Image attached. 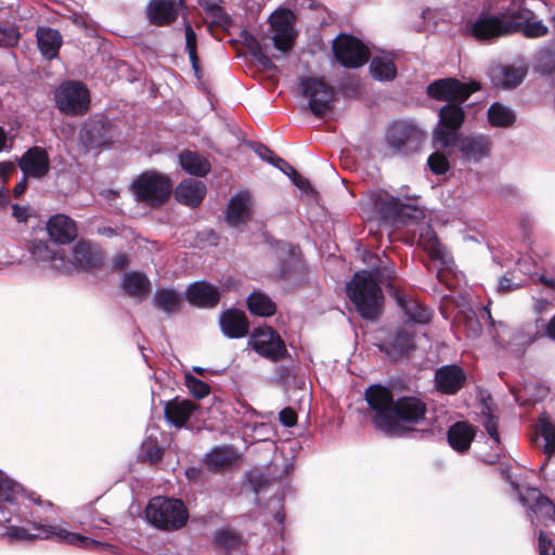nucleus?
Instances as JSON below:
<instances>
[{
    "label": "nucleus",
    "mask_w": 555,
    "mask_h": 555,
    "mask_svg": "<svg viewBox=\"0 0 555 555\" xmlns=\"http://www.w3.org/2000/svg\"><path fill=\"white\" fill-rule=\"evenodd\" d=\"M127 262H128L127 256L121 254V255H118L117 257H115V259L113 261V266L116 269H121L127 264Z\"/></svg>",
    "instance_id": "62"
},
{
    "label": "nucleus",
    "mask_w": 555,
    "mask_h": 555,
    "mask_svg": "<svg viewBox=\"0 0 555 555\" xmlns=\"http://www.w3.org/2000/svg\"><path fill=\"white\" fill-rule=\"evenodd\" d=\"M289 178L293 181V183L302 192L313 193V190L308 179L298 173L297 170H295V175H291Z\"/></svg>",
    "instance_id": "54"
},
{
    "label": "nucleus",
    "mask_w": 555,
    "mask_h": 555,
    "mask_svg": "<svg viewBox=\"0 0 555 555\" xmlns=\"http://www.w3.org/2000/svg\"><path fill=\"white\" fill-rule=\"evenodd\" d=\"M533 443L550 459L555 453V425L545 418H540Z\"/></svg>",
    "instance_id": "35"
},
{
    "label": "nucleus",
    "mask_w": 555,
    "mask_h": 555,
    "mask_svg": "<svg viewBox=\"0 0 555 555\" xmlns=\"http://www.w3.org/2000/svg\"><path fill=\"white\" fill-rule=\"evenodd\" d=\"M426 138L425 131L410 120L393 121L386 134L387 145L398 154L417 153Z\"/></svg>",
    "instance_id": "7"
},
{
    "label": "nucleus",
    "mask_w": 555,
    "mask_h": 555,
    "mask_svg": "<svg viewBox=\"0 0 555 555\" xmlns=\"http://www.w3.org/2000/svg\"><path fill=\"white\" fill-rule=\"evenodd\" d=\"M20 168L25 177L41 178L50 168L46 150L35 146L28 150L20 160Z\"/></svg>",
    "instance_id": "24"
},
{
    "label": "nucleus",
    "mask_w": 555,
    "mask_h": 555,
    "mask_svg": "<svg viewBox=\"0 0 555 555\" xmlns=\"http://www.w3.org/2000/svg\"><path fill=\"white\" fill-rule=\"evenodd\" d=\"M30 254L35 261L41 262L50 269L57 271H64L67 269L64 251L55 244L35 241L31 244Z\"/></svg>",
    "instance_id": "20"
},
{
    "label": "nucleus",
    "mask_w": 555,
    "mask_h": 555,
    "mask_svg": "<svg viewBox=\"0 0 555 555\" xmlns=\"http://www.w3.org/2000/svg\"><path fill=\"white\" fill-rule=\"evenodd\" d=\"M454 147H457L464 162L477 164L490 155L492 140L489 135L481 133L459 135Z\"/></svg>",
    "instance_id": "18"
},
{
    "label": "nucleus",
    "mask_w": 555,
    "mask_h": 555,
    "mask_svg": "<svg viewBox=\"0 0 555 555\" xmlns=\"http://www.w3.org/2000/svg\"><path fill=\"white\" fill-rule=\"evenodd\" d=\"M398 306L402 309L406 320L416 324H427L430 322L433 311L422 305L415 298L395 293Z\"/></svg>",
    "instance_id": "28"
},
{
    "label": "nucleus",
    "mask_w": 555,
    "mask_h": 555,
    "mask_svg": "<svg viewBox=\"0 0 555 555\" xmlns=\"http://www.w3.org/2000/svg\"><path fill=\"white\" fill-rule=\"evenodd\" d=\"M479 83L470 82L462 83L454 78H444L431 82L427 87V93L429 96L440 101H466L469 95L479 90Z\"/></svg>",
    "instance_id": "14"
},
{
    "label": "nucleus",
    "mask_w": 555,
    "mask_h": 555,
    "mask_svg": "<svg viewBox=\"0 0 555 555\" xmlns=\"http://www.w3.org/2000/svg\"><path fill=\"white\" fill-rule=\"evenodd\" d=\"M214 541L219 547L231 551L240 546L242 538L231 529H220L216 531Z\"/></svg>",
    "instance_id": "43"
},
{
    "label": "nucleus",
    "mask_w": 555,
    "mask_h": 555,
    "mask_svg": "<svg viewBox=\"0 0 555 555\" xmlns=\"http://www.w3.org/2000/svg\"><path fill=\"white\" fill-rule=\"evenodd\" d=\"M294 17V13L288 9L276 10L270 16V24L273 28V46L282 53L288 52L293 47L295 39Z\"/></svg>",
    "instance_id": "16"
},
{
    "label": "nucleus",
    "mask_w": 555,
    "mask_h": 555,
    "mask_svg": "<svg viewBox=\"0 0 555 555\" xmlns=\"http://www.w3.org/2000/svg\"><path fill=\"white\" fill-rule=\"evenodd\" d=\"M552 541L547 538V535L540 531L539 533V553L540 555H550L548 551L551 547Z\"/></svg>",
    "instance_id": "57"
},
{
    "label": "nucleus",
    "mask_w": 555,
    "mask_h": 555,
    "mask_svg": "<svg viewBox=\"0 0 555 555\" xmlns=\"http://www.w3.org/2000/svg\"><path fill=\"white\" fill-rule=\"evenodd\" d=\"M98 129L95 124L86 122L80 131V140L88 147H93L100 144V140L93 137V131Z\"/></svg>",
    "instance_id": "49"
},
{
    "label": "nucleus",
    "mask_w": 555,
    "mask_h": 555,
    "mask_svg": "<svg viewBox=\"0 0 555 555\" xmlns=\"http://www.w3.org/2000/svg\"><path fill=\"white\" fill-rule=\"evenodd\" d=\"M185 44L194 70H197L196 34L191 25L185 26Z\"/></svg>",
    "instance_id": "47"
},
{
    "label": "nucleus",
    "mask_w": 555,
    "mask_h": 555,
    "mask_svg": "<svg viewBox=\"0 0 555 555\" xmlns=\"http://www.w3.org/2000/svg\"><path fill=\"white\" fill-rule=\"evenodd\" d=\"M474 437V427L466 422H457L448 430V441L459 452L468 450Z\"/></svg>",
    "instance_id": "33"
},
{
    "label": "nucleus",
    "mask_w": 555,
    "mask_h": 555,
    "mask_svg": "<svg viewBox=\"0 0 555 555\" xmlns=\"http://www.w3.org/2000/svg\"><path fill=\"white\" fill-rule=\"evenodd\" d=\"M12 208H13V216L18 221H24L26 219V208L20 207L18 205H13Z\"/></svg>",
    "instance_id": "61"
},
{
    "label": "nucleus",
    "mask_w": 555,
    "mask_h": 555,
    "mask_svg": "<svg viewBox=\"0 0 555 555\" xmlns=\"http://www.w3.org/2000/svg\"><path fill=\"white\" fill-rule=\"evenodd\" d=\"M179 163L184 171L197 177H204L210 170L209 162L192 151H184L180 153Z\"/></svg>",
    "instance_id": "36"
},
{
    "label": "nucleus",
    "mask_w": 555,
    "mask_h": 555,
    "mask_svg": "<svg viewBox=\"0 0 555 555\" xmlns=\"http://www.w3.org/2000/svg\"><path fill=\"white\" fill-rule=\"evenodd\" d=\"M270 164L280 169L287 177H289L291 175H295L296 169L281 157L276 156V158L270 159Z\"/></svg>",
    "instance_id": "55"
},
{
    "label": "nucleus",
    "mask_w": 555,
    "mask_h": 555,
    "mask_svg": "<svg viewBox=\"0 0 555 555\" xmlns=\"http://www.w3.org/2000/svg\"><path fill=\"white\" fill-rule=\"evenodd\" d=\"M179 15V2L176 0H151L146 7V16L151 24L165 26Z\"/></svg>",
    "instance_id": "25"
},
{
    "label": "nucleus",
    "mask_w": 555,
    "mask_h": 555,
    "mask_svg": "<svg viewBox=\"0 0 555 555\" xmlns=\"http://www.w3.org/2000/svg\"><path fill=\"white\" fill-rule=\"evenodd\" d=\"M527 74V67L519 65H496L490 69L493 83L504 89H512L521 83Z\"/></svg>",
    "instance_id": "26"
},
{
    "label": "nucleus",
    "mask_w": 555,
    "mask_h": 555,
    "mask_svg": "<svg viewBox=\"0 0 555 555\" xmlns=\"http://www.w3.org/2000/svg\"><path fill=\"white\" fill-rule=\"evenodd\" d=\"M186 299L197 307H214L220 299L218 287L205 282L197 281L189 285L185 292Z\"/></svg>",
    "instance_id": "27"
},
{
    "label": "nucleus",
    "mask_w": 555,
    "mask_h": 555,
    "mask_svg": "<svg viewBox=\"0 0 555 555\" xmlns=\"http://www.w3.org/2000/svg\"><path fill=\"white\" fill-rule=\"evenodd\" d=\"M248 345L258 354L274 362L287 354L283 339L269 326L256 328L249 337Z\"/></svg>",
    "instance_id": "12"
},
{
    "label": "nucleus",
    "mask_w": 555,
    "mask_h": 555,
    "mask_svg": "<svg viewBox=\"0 0 555 555\" xmlns=\"http://www.w3.org/2000/svg\"><path fill=\"white\" fill-rule=\"evenodd\" d=\"M287 255L288 258L284 261L280 271V276L282 279L288 278L293 268L298 264V259L296 258V249L294 247L287 249Z\"/></svg>",
    "instance_id": "51"
},
{
    "label": "nucleus",
    "mask_w": 555,
    "mask_h": 555,
    "mask_svg": "<svg viewBox=\"0 0 555 555\" xmlns=\"http://www.w3.org/2000/svg\"><path fill=\"white\" fill-rule=\"evenodd\" d=\"M54 100L59 111L67 116H79L90 107V93L87 87L79 81H65L54 92Z\"/></svg>",
    "instance_id": "9"
},
{
    "label": "nucleus",
    "mask_w": 555,
    "mask_h": 555,
    "mask_svg": "<svg viewBox=\"0 0 555 555\" xmlns=\"http://www.w3.org/2000/svg\"><path fill=\"white\" fill-rule=\"evenodd\" d=\"M181 295L173 288H160L155 292L154 304L167 314L179 310Z\"/></svg>",
    "instance_id": "39"
},
{
    "label": "nucleus",
    "mask_w": 555,
    "mask_h": 555,
    "mask_svg": "<svg viewBox=\"0 0 555 555\" xmlns=\"http://www.w3.org/2000/svg\"><path fill=\"white\" fill-rule=\"evenodd\" d=\"M145 516L149 522L163 530L180 529L189 519V513L183 502L167 496L151 499L145 508Z\"/></svg>",
    "instance_id": "5"
},
{
    "label": "nucleus",
    "mask_w": 555,
    "mask_h": 555,
    "mask_svg": "<svg viewBox=\"0 0 555 555\" xmlns=\"http://www.w3.org/2000/svg\"><path fill=\"white\" fill-rule=\"evenodd\" d=\"M255 153L263 160L270 163V159L276 158L273 152L262 144H257L254 149Z\"/></svg>",
    "instance_id": "58"
},
{
    "label": "nucleus",
    "mask_w": 555,
    "mask_h": 555,
    "mask_svg": "<svg viewBox=\"0 0 555 555\" xmlns=\"http://www.w3.org/2000/svg\"><path fill=\"white\" fill-rule=\"evenodd\" d=\"M521 282H512L509 278L506 275L502 276L499 281V291L501 292H509L513 289H517L521 286Z\"/></svg>",
    "instance_id": "56"
},
{
    "label": "nucleus",
    "mask_w": 555,
    "mask_h": 555,
    "mask_svg": "<svg viewBox=\"0 0 555 555\" xmlns=\"http://www.w3.org/2000/svg\"><path fill=\"white\" fill-rule=\"evenodd\" d=\"M545 333L551 339L555 340V315L548 321Z\"/></svg>",
    "instance_id": "64"
},
{
    "label": "nucleus",
    "mask_w": 555,
    "mask_h": 555,
    "mask_svg": "<svg viewBox=\"0 0 555 555\" xmlns=\"http://www.w3.org/2000/svg\"><path fill=\"white\" fill-rule=\"evenodd\" d=\"M36 36L42 55L49 60L56 57L62 46L61 34L49 27H39L36 31Z\"/></svg>",
    "instance_id": "32"
},
{
    "label": "nucleus",
    "mask_w": 555,
    "mask_h": 555,
    "mask_svg": "<svg viewBox=\"0 0 555 555\" xmlns=\"http://www.w3.org/2000/svg\"><path fill=\"white\" fill-rule=\"evenodd\" d=\"M66 262L67 266L72 264L76 269L87 271L101 266L103 255L96 245L81 240L73 246L72 256L66 258Z\"/></svg>",
    "instance_id": "19"
},
{
    "label": "nucleus",
    "mask_w": 555,
    "mask_h": 555,
    "mask_svg": "<svg viewBox=\"0 0 555 555\" xmlns=\"http://www.w3.org/2000/svg\"><path fill=\"white\" fill-rule=\"evenodd\" d=\"M254 197L248 191H242L231 197L228 204L227 221L232 227L245 223L251 214Z\"/></svg>",
    "instance_id": "22"
},
{
    "label": "nucleus",
    "mask_w": 555,
    "mask_h": 555,
    "mask_svg": "<svg viewBox=\"0 0 555 555\" xmlns=\"http://www.w3.org/2000/svg\"><path fill=\"white\" fill-rule=\"evenodd\" d=\"M336 60L345 67L357 68L364 65L370 56L369 49L357 38L339 35L333 42Z\"/></svg>",
    "instance_id": "13"
},
{
    "label": "nucleus",
    "mask_w": 555,
    "mask_h": 555,
    "mask_svg": "<svg viewBox=\"0 0 555 555\" xmlns=\"http://www.w3.org/2000/svg\"><path fill=\"white\" fill-rule=\"evenodd\" d=\"M195 408L192 401L176 398L166 402L164 413L168 423L176 427H182L189 421Z\"/></svg>",
    "instance_id": "31"
},
{
    "label": "nucleus",
    "mask_w": 555,
    "mask_h": 555,
    "mask_svg": "<svg viewBox=\"0 0 555 555\" xmlns=\"http://www.w3.org/2000/svg\"><path fill=\"white\" fill-rule=\"evenodd\" d=\"M202 475V470L198 467H189L185 470V477L191 481H196L199 479Z\"/></svg>",
    "instance_id": "60"
},
{
    "label": "nucleus",
    "mask_w": 555,
    "mask_h": 555,
    "mask_svg": "<svg viewBox=\"0 0 555 555\" xmlns=\"http://www.w3.org/2000/svg\"><path fill=\"white\" fill-rule=\"evenodd\" d=\"M220 327L224 336L241 338L248 333V321L244 312L227 310L220 315Z\"/></svg>",
    "instance_id": "30"
},
{
    "label": "nucleus",
    "mask_w": 555,
    "mask_h": 555,
    "mask_svg": "<svg viewBox=\"0 0 555 555\" xmlns=\"http://www.w3.org/2000/svg\"><path fill=\"white\" fill-rule=\"evenodd\" d=\"M185 385L193 396L198 399L206 397L210 390L209 386L205 382L191 374L185 375Z\"/></svg>",
    "instance_id": "45"
},
{
    "label": "nucleus",
    "mask_w": 555,
    "mask_h": 555,
    "mask_svg": "<svg viewBox=\"0 0 555 555\" xmlns=\"http://www.w3.org/2000/svg\"><path fill=\"white\" fill-rule=\"evenodd\" d=\"M483 427L494 443H500V435L498 430V420L489 414L485 417Z\"/></svg>",
    "instance_id": "50"
},
{
    "label": "nucleus",
    "mask_w": 555,
    "mask_h": 555,
    "mask_svg": "<svg viewBox=\"0 0 555 555\" xmlns=\"http://www.w3.org/2000/svg\"><path fill=\"white\" fill-rule=\"evenodd\" d=\"M172 190L170 179L157 171L149 170L137 176L131 184L130 191L134 199L149 206L162 205L168 199Z\"/></svg>",
    "instance_id": "6"
},
{
    "label": "nucleus",
    "mask_w": 555,
    "mask_h": 555,
    "mask_svg": "<svg viewBox=\"0 0 555 555\" xmlns=\"http://www.w3.org/2000/svg\"><path fill=\"white\" fill-rule=\"evenodd\" d=\"M47 231L55 244H68L77 236L75 221L63 214H57L49 219Z\"/></svg>",
    "instance_id": "23"
},
{
    "label": "nucleus",
    "mask_w": 555,
    "mask_h": 555,
    "mask_svg": "<svg viewBox=\"0 0 555 555\" xmlns=\"http://www.w3.org/2000/svg\"><path fill=\"white\" fill-rule=\"evenodd\" d=\"M413 348V335L408 330L400 328L393 334L388 353L390 357L399 358L408 353Z\"/></svg>",
    "instance_id": "42"
},
{
    "label": "nucleus",
    "mask_w": 555,
    "mask_h": 555,
    "mask_svg": "<svg viewBox=\"0 0 555 555\" xmlns=\"http://www.w3.org/2000/svg\"><path fill=\"white\" fill-rule=\"evenodd\" d=\"M121 283L125 292L131 297H144L151 289L150 280L140 272L126 273Z\"/></svg>",
    "instance_id": "37"
},
{
    "label": "nucleus",
    "mask_w": 555,
    "mask_h": 555,
    "mask_svg": "<svg viewBox=\"0 0 555 555\" xmlns=\"http://www.w3.org/2000/svg\"><path fill=\"white\" fill-rule=\"evenodd\" d=\"M369 201L372 208L384 220L401 221L404 217H409V210H412L411 206L384 191L370 192Z\"/></svg>",
    "instance_id": "17"
},
{
    "label": "nucleus",
    "mask_w": 555,
    "mask_h": 555,
    "mask_svg": "<svg viewBox=\"0 0 555 555\" xmlns=\"http://www.w3.org/2000/svg\"><path fill=\"white\" fill-rule=\"evenodd\" d=\"M365 401L372 411L371 421L377 430L388 436H402L426 414V404L417 397L393 400L391 391L380 385L365 390Z\"/></svg>",
    "instance_id": "1"
},
{
    "label": "nucleus",
    "mask_w": 555,
    "mask_h": 555,
    "mask_svg": "<svg viewBox=\"0 0 555 555\" xmlns=\"http://www.w3.org/2000/svg\"><path fill=\"white\" fill-rule=\"evenodd\" d=\"M247 306L249 311L259 317H270L275 312V304L261 292H254L248 296Z\"/></svg>",
    "instance_id": "40"
},
{
    "label": "nucleus",
    "mask_w": 555,
    "mask_h": 555,
    "mask_svg": "<svg viewBox=\"0 0 555 555\" xmlns=\"http://www.w3.org/2000/svg\"><path fill=\"white\" fill-rule=\"evenodd\" d=\"M253 59L267 70H275L276 66L259 44L251 48Z\"/></svg>",
    "instance_id": "48"
},
{
    "label": "nucleus",
    "mask_w": 555,
    "mask_h": 555,
    "mask_svg": "<svg viewBox=\"0 0 555 555\" xmlns=\"http://www.w3.org/2000/svg\"><path fill=\"white\" fill-rule=\"evenodd\" d=\"M372 76L380 81L391 80L396 77L397 69L388 56H374L370 64Z\"/></svg>",
    "instance_id": "41"
},
{
    "label": "nucleus",
    "mask_w": 555,
    "mask_h": 555,
    "mask_svg": "<svg viewBox=\"0 0 555 555\" xmlns=\"http://www.w3.org/2000/svg\"><path fill=\"white\" fill-rule=\"evenodd\" d=\"M18 33L13 27L0 28V46L11 47L17 43Z\"/></svg>",
    "instance_id": "52"
},
{
    "label": "nucleus",
    "mask_w": 555,
    "mask_h": 555,
    "mask_svg": "<svg viewBox=\"0 0 555 555\" xmlns=\"http://www.w3.org/2000/svg\"><path fill=\"white\" fill-rule=\"evenodd\" d=\"M517 270L527 275H532V271L530 270L528 261L526 259H521L517 262Z\"/></svg>",
    "instance_id": "63"
},
{
    "label": "nucleus",
    "mask_w": 555,
    "mask_h": 555,
    "mask_svg": "<svg viewBox=\"0 0 555 555\" xmlns=\"http://www.w3.org/2000/svg\"><path fill=\"white\" fill-rule=\"evenodd\" d=\"M141 453L144 460L155 463L162 457V449L156 440L149 438L142 443Z\"/></svg>",
    "instance_id": "46"
},
{
    "label": "nucleus",
    "mask_w": 555,
    "mask_h": 555,
    "mask_svg": "<svg viewBox=\"0 0 555 555\" xmlns=\"http://www.w3.org/2000/svg\"><path fill=\"white\" fill-rule=\"evenodd\" d=\"M519 500L527 508V516L533 526L555 522V504L535 488L519 491Z\"/></svg>",
    "instance_id": "11"
},
{
    "label": "nucleus",
    "mask_w": 555,
    "mask_h": 555,
    "mask_svg": "<svg viewBox=\"0 0 555 555\" xmlns=\"http://www.w3.org/2000/svg\"><path fill=\"white\" fill-rule=\"evenodd\" d=\"M206 195V185L204 182L194 179L181 181L175 191L176 199L186 206L196 207Z\"/></svg>",
    "instance_id": "29"
},
{
    "label": "nucleus",
    "mask_w": 555,
    "mask_h": 555,
    "mask_svg": "<svg viewBox=\"0 0 555 555\" xmlns=\"http://www.w3.org/2000/svg\"><path fill=\"white\" fill-rule=\"evenodd\" d=\"M14 170V166L11 163H0V183L3 184L11 172Z\"/></svg>",
    "instance_id": "59"
},
{
    "label": "nucleus",
    "mask_w": 555,
    "mask_h": 555,
    "mask_svg": "<svg viewBox=\"0 0 555 555\" xmlns=\"http://www.w3.org/2000/svg\"><path fill=\"white\" fill-rule=\"evenodd\" d=\"M465 119V112L459 104L448 103L439 111V124L433 131L434 149H452L455 146Z\"/></svg>",
    "instance_id": "8"
},
{
    "label": "nucleus",
    "mask_w": 555,
    "mask_h": 555,
    "mask_svg": "<svg viewBox=\"0 0 555 555\" xmlns=\"http://www.w3.org/2000/svg\"><path fill=\"white\" fill-rule=\"evenodd\" d=\"M466 30L478 40L522 33L527 38H540L548 33L542 21L526 7L525 0H504L498 15L481 14L466 25Z\"/></svg>",
    "instance_id": "2"
},
{
    "label": "nucleus",
    "mask_w": 555,
    "mask_h": 555,
    "mask_svg": "<svg viewBox=\"0 0 555 555\" xmlns=\"http://www.w3.org/2000/svg\"><path fill=\"white\" fill-rule=\"evenodd\" d=\"M488 121L495 128H507L515 124L516 114L507 105L495 102L488 108Z\"/></svg>",
    "instance_id": "38"
},
{
    "label": "nucleus",
    "mask_w": 555,
    "mask_h": 555,
    "mask_svg": "<svg viewBox=\"0 0 555 555\" xmlns=\"http://www.w3.org/2000/svg\"><path fill=\"white\" fill-rule=\"evenodd\" d=\"M466 382V374L456 364L442 365L435 372L436 388L446 395H455Z\"/></svg>",
    "instance_id": "21"
},
{
    "label": "nucleus",
    "mask_w": 555,
    "mask_h": 555,
    "mask_svg": "<svg viewBox=\"0 0 555 555\" xmlns=\"http://www.w3.org/2000/svg\"><path fill=\"white\" fill-rule=\"evenodd\" d=\"M371 267L370 271L357 272L347 283L346 292L360 315L367 320L376 319L382 312L383 293L377 281L385 283L395 276V270L388 261L374 255L364 259Z\"/></svg>",
    "instance_id": "3"
},
{
    "label": "nucleus",
    "mask_w": 555,
    "mask_h": 555,
    "mask_svg": "<svg viewBox=\"0 0 555 555\" xmlns=\"http://www.w3.org/2000/svg\"><path fill=\"white\" fill-rule=\"evenodd\" d=\"M446 150L447 149H436L427 159L430 170L436 175H444L450 168L448 157L441 152Z\"/></svg>",
    "instance_id": "44"
},
{
    "label": "nucleus",
    "mask_w": 555,
    "mask_h": 555,
    "mask_svg": "<svg viewBox=\"0 0 555 555\" xmlns=\"http://www.w3.org/2000/svg\"><path fill=\"white\" fill-rule=\"evenodd\" d=\"M238 459V454L232 447L214 448L204 457V463L208 468L220 470L234 464Z\"/></svg>",
    "instance_id": "34"
},
{
    "label": "nucleus",
    "mask_w": 555,
    "mask_h": 555,
    "mask_svg": "<svg viewBox=\"0 0 555 555\" xmlns=\"http://www.w3.org/2000/svg\"><path fill=\"white\" fill-rule=\"evenodd\" d=\"M280 422L285 427H293L297 423V415L291 408H284L279 414Z\"/></svg>",
    "instance_id": "53"
},
{
    "label": "nucleus",
    "mask_w": 555,
    "mask_h": 555,
    "mask_svg": "<svg viewBox=\"0 0 555 555\" xmlns=\"http://www.w3.org/2000/svg\"><path fill=\"white\" fill-rule=\"evenodd\" d=\"M299 89L315 116L322 117L332 109L334 91L322 78L300 77Z\"/></svg>",
    "instance_id": "10"
},
{
    "label": "nucleus",
    "mask_w": 555,
    "mask_h": 555,
    "mask_svg": "<svg viewBox=\"0 0 555 555\" xmlns=\"http://www.w3.org/2000/svg\"><path fill=\"white\" fill-rule=\"evenodd\" d=\"M30 528L10 526L4 535L10 541H30L35 539H53L61 543H67L83 548H92L100 545V542L86 535L70 532L56 525H44L40 522H30Z\"/></svg>",
    "instance_id": "4"
},
{
    "label": "nucleus",
    "mask_w": 555,
    "mask_h": 555,
    "mask_svg": "<svg viewBox=\"0 0 555 555\" xmlns=\"http://www.w3.org/2000/svg\"><path fill=\"white\" fill-rule=\"evenodd\" d=\"M418 245L426 251L434 266L438 269V279L443 281L444 272L453 270L454 261L429 227L425 228L420 234Z\"/></svg>",
    "instance_id": "15"
}]
</instances>
